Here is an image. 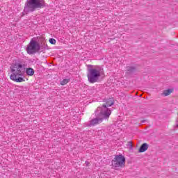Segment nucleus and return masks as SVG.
<instances>
[{
	"label": "nucleus",
	"mask_w": 178,
	"mask_h": 178,
	"mask_svg": "<svg viewBox=\"0 0 178 178\" xmlns=\"http://www.w3.org/2000/svg\"><path fill=\"white\" fill-rule=\"evenodd\" d=\"M26 73L27 74V76H34V69L31 68V67H29L26 69Z\"/></svg>",
	"instance_id": "8"
},
{
	"label": "nucleus",
	"mask_w": 178,
	"mask_h": 178,
	"mask_svg": "<svg viewBox=\"0 0 178 178\" xmlns=\"http://www.w3.org/2000/svg\"><path fill=\"white\" fill-rule=\"evenodd\" d=\"M148 149V145L147 143H143L139 149V152H145Z\"/></svg>",
	"instance_id": "9"
},
{
	"label": "nucleus",
	"mask_w": 178,
	"mask_h": 178,
	"mask_svg": "<svg viewBox=\"0 0 178 178\" xmlns=\"http://www.w3.org/2000/svg\"><path fill=\"white\" fill-rule=\"evenodd\" d=\"M126 163V159L124 156L120 154L115 156L114 159L112 161V166L113 168H123Z\"/></svg>",
	"instance_id": "6"
},
{
	"label": "nucleus",
	"mask_w": 178,
	"mask_h": 178,
	"mask_svg": "<svg viewBox=\"0 0 178 178\" xmlns=\"http://www.w3.org/2000/svg\"><path fill=\"white\" fill-rule=\"evenodd\" d=\"M172 92H173V90L172 89H168L163 91V95H165V97H168V95H170V94H172Z\"/></svg>",
	"instance_id": "10"
},
{
	"label": "nucleus",
	"mask_w": 178,
	"mask_h": 178,
	"mask_svg": "<svg viewBox=\"0 0 178 178\" xmlns=\"http://www.w3.org/2000/svg\"><path fill=\"white\" fill-rule=\"evenodd\" d=\"M23 69V65L20 63H15L10 67L11 74L10 76V80L15 81V83H23L25 81L24 79L22 77L23 76V72L22 70Z\"/></svg>",
	"instance_id": "2"
},
{
	"label": "nucleus",
	"mask_w": 178,
	"mask_h": 178,
	"mask_svg": "<svg viewBox=\"0 0 178 178\" xmlns=\"http://www.w3.org/2000/svg\"><path fill=\"white\" fill-rule=\"evenodd\" d=\"M97 114L99 115V118H96L93 120H91L90 122L85 123V126L86 127H91V126H95L96 124H99V123H102L104 119H108V118H104L102 115H101V111H98L97 110Z\"/></svg>",
	"instance_id": "7"
},
{
	"label": "nucleus",
	"mask_w": 178,
	"mask_h": 178,
	"mask_svg": "<svg viewBox=\"0 0 178 178\" xmlns=\"http://www.w3.org/2000/svg\"><path fill=\"white\" fill-rule=\"evenodd\" d=\"M40 49H41L40 42H38L37 40L31 39L26 47V52L29 54V55H34V54L40 52Z\"/></svg>",
	"instance_id": "4"
},
{
	"label": "nucleus",
	"mask_w": 178,
	"mask_h": 178,
	"mask_svg": "<svg viewBox=\"0 0 178 178\" xmlns=\"http://www.w3.org/2000/svg\"><path fill=\"white\" fill-rule=\"evenodd\" d=\"M49 41L50 44H55L56 43V40L55 39H54V38H50L49 40Z\"/></svg>",
	"instance_id": "12"
},
{
	"label": "nucleus",
	"mask_w": 178,
	"mask_h": 178,
	"mask_svg": "<svg viewBox=\"0 0 178 178\" xmlns=\"http://www.w3.org/2000/svg\"><path fill=\"white\" fill-rule=\"evenodd\" d=\"M60 84H61V86H66V84H67V79H64V80L61 81Z\"/></svg>",
	"instance_id": "11"
},
{
	"label": "nucleus",
	"mask_w": 178,
	"mask_h": 178,
	"mask_svg": "<svg viewBox=\"0 0 178 178\" xmlns=\"http://www.w3.org/2000/svg\"><path fill=\"white\" fill-rule=\"evenodd\" d=\"M26 6L31 10H35L37 8L42 9L45 6V0H28Z\"/></svg>",
	"instance_id": "5"
},
{
	"label": "nucleus",
	"mask_w": 178,
	"mask_h": 178,
	"mask_svg": "<svg viewBox=\"0 0 178 178\" xmlns=\"http://www.w3.org/2000/svg\"><path fill=\"white\" fill-rule=\"evenodd\" d=\"M87 77L89 83H97V81L105 74L104 68L101 65H87Z\"/></svg>",
	"instance_id": "1"
},
{
	"label": "nucleus",
	"mask_w": 178,
	"mask_h": 178,
	"mask_svg": "<svg viewBox=\"0 0 178 178\" xmlns=\"http://www.w3.org/2000/svg\"><path fill=\"white\" fill-rule=\"evenodd\" d=\"M113 104H115V99L113 98L108 99L106 102V104H104L102 107L97 108V112H100V115H102L104 119H109L112 112H111V110L108 108H109V106H112Z\"/></svg>",
	"instance_id": "3"
}]
</instances>
